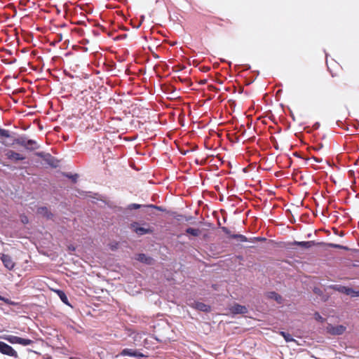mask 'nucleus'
Here are the masks:
<instances>
[{
    "label": "nucleus",
    "mask_w": 359,
    "mask_h": 359,
    "mask_svg": "<svg viewBox=\"0 0 359 359\" xmlns=\"http://www.w3.org/2000/svg\"><path fill=\"white\" fill-rule=\"evenodd\" d=\"M34 155L41 158L48 165L53 168L58 166V161L49 153L43 151L35 152Z\"/></svg>",
    "instance_id": "obj_1"
},
{
    "label": "nucleus",
    "mask_w": 359,
    "mask_h": 359,
    "mask_svg": "<svg viewBox=\"0 0 359 359\" xmlns=\"http://www.w3.org/2000/svg\"><path fill=\"white\" fill-rule=\"evenodd\" d=\"M0 353L15 358H18V353L10 345L1 341H0Z\"/></svg>",
    "instance_id": "obj_2"
},
{
    "label": "nucleus",
    "mask_w": 359,
    "mask_h": 359,
    "mask_svg": "<svg viewBox=\"0 0 359 359\" xmlns=\"http://www.w3.org/2000/svg\"><path fill=\"white\" fill-rule=\"evenodd\" d=\"M130 228L139 236H142L147 233H151L153 229L150 227H141L139 226V223L134 222L130 224Z\"/></svg>",
    "instance_id": "obj_3"
},
{
    "label": "nucleus",
    "mask_w": 359,
    "mask_h": 359,
    "mask_svg": "<svg viewBox=\"0 0 359 359\" xmlns=\"http://www.w3.org/2000/svg\"><path fill=\"white\" fill-rule=\"evenodd\" d=\"M324 242H316L315 241H294L291 243V245H297L304 248H310L313 246H323L325 245Z\"/></svg>",
    "instance_id": "obj_4"
},
{
    "label": "nucleus",
    "mask_w": 359,
    "mask_h": 359,
    "mask_svg": "<svg viewBox=\"0 0 359 359\" xmlns=\"http://www.w3.org/2000/svg\"><path fill=\"white\" fill-rule=\"evenodd\" d=\"M0 259L8 270L11 271L15 268V263L9 255L0 253Z\"/></svg>",
    "instance_id": "obj_5"
},
{
    "label": "nucleus",
    "mask_w": 359,
    "mask_h": 359,
    "mask_svg": "<svg viewBox=\"0 0 359 359\" xmlns=\"http://www.w3.org/2000/svg\"><path fill=\"white\" fill-rule=\"evenodd\" d=\"M346 327L342 325H332L327 327V332L332 335H341L346 331Z\"/></svg>",
    "instance_id": "obj_6"
},
{
    "label": "nucleus",
    "mask_w": 359,
    "mask_h": 359,
    "mask_svg": "<svg viewBox=\"0 0 359 359\" xmlns=\"http://www.w3.org/2000/svg\"><path fill=\"white\" fill-rule=\"evenodd\" d=\"M120 355L121 356H131V357H136L138 358H142L147 357L146 355L139 352L137 350L130 349V348H124L123 349Z\"/></svg>",
    "instance_id": "obj_7"
},
{
    "label": "nucleus",
    "mask_w": 359,
    "mask_h": 359,
    "mask_svg": "<svg viewBox=\"0 0 359 359\" xmlns=\"http://www.w3.org/2000/svg\"><path fill=\"white\" fill-rule=\"evenodd\" d=\"M222 231L226 234L229 238L237 239L241 242H249V238L242 234L231 233L227 227H222Z\"/></svg>",
    "instance_id": "obj_8"
},
{
    "label": "nucleus",
    "mask_w": 359,
    "mask_h": 359,
    "mask_svg": "<svg viewBox=\"0 0 359 359\" xmlns=\"http://www.w3.org/2000/svg\"><path fill=\"white\" fill-rule=\"evenodd\" d=\"M135 259L137 261L147 265H152L154 264V259L144 253L137 254Z\"/></svg>",
    "instance_id": "obj_9"
},
{
    "label": "nucleus",
    "mask_w": 359,
    "mask_h": 359,
    "mask_svg": "<svg viewBox=\"0 0 359 359\" xmlns=\"http://www.w3.org/2000/svg\"><path fill=\"white\" fill-rule=\"evenodd\" d=\"M6 158L12 161L18 162L25 159V157L13 150H8L5 154Z\"/></svg>",
    "instance_id": "obj_10"
},
{
    "label": "nucleus",
    "mask_w": 359,
    "mask_h": 359,
    "mask_svg": "<svg viewBox=\"0 0 359 359\" xmlns=\"http://www.w3.org/2000/svg\"><path fill=\"white\" fill-rule=\"evenodd\" d=\"M231 311L233 314H245V313H248V309L245 306H242L238 304H235L231 308Z\"/></svg>",
    "instance_id": "obj_11"
},
{
    "label": "nucleus",
    "mask_w": 359,
    "mask_h": 359,
    "mask_svg": "<svg viewBox=\"0 0 359 359\" xmlns=\"http://www.w3.org/2000/svg\"><path fill=\"white\" fill-rule=\"evenodd\" d=\"M37 213L48 219H50L53 217V214L46 206L39 208L37 210Z\"/></svg>",
    "instance_id": "obj_12"
},
{
    "label": "nucleus",
    "mask_w": 359,
    "mask_h": 359,
    "mask_svg": "<svg viewBox=\"0 0 359 359\" xmlns=\"http://www.w3.org/2000/svg\"><path fill=\"white\" fill-rule=\"evenodd\" d=\"M29 139L25 135H20L16 138H14L11 145L18 144L25 148L27 147V141Z\"/></svg>",
    "instance_id": "obj_13"
},
{
    "label": "nucleus",
    "mask_w": 359,
    "mask_h": 359,
    "mask_svg": "<svg viewBox=\"0 0 359 359\" xmlns=\"http://www.w3.org/2000/svg\"><path fill=\"white\" fill-rule=\"evenodd\" d=\"M340 291L351 297H359V290H355L351 287L343 286Z\"/></svg>",
    "instance_id": "obj_14"
},
{
    "label": "nucleus",
    "mask_w": 359,
    "mask_h": 359,
    "mask_svg": "<svg viewBox=\"0 0 359 359\" xmlns=\"http://www.w3.org/2000/svg\"><path fill=\"white\" fill-rule=\"evenodd\" d=\"M195 308L198 311L206 312V313L210 312L211 310L210 306L205 304L203 302H198L195 303Z\"/></svg>",
    "instance_id": "obj_15"
},
{
    "label": "nucleus",
    "mask_w": 359,
    "mask_h": 359,
    "mask_svg": "<svg viewBox=\"0 0 359 359\" xmlns=\"http://www.w3.org/2000/svg\"><path fill=\"white\" fill-rule=\"evenodd\" d=\"M1 339L8 341L9 343L12 344H19L20 338L19 337L14 336V335H3L1 337Z\"/></svg>",
    "instance_id": "obj_16"
},
{
    "label": "nucleus",
    "mask_w": 359,
    "mask_h": 359,
    "mask_svg": "<svg viewBox=\"0 0 359 359\" xmlns=\"http://www.w3.org/2000/svg\"><path fill=\"white\" fill-rule=\"evenodd\" d=\"M40 147L39 144L34 140H28L27 141V147H25V149L29 151H34Z\"/></svg>",
    "instance_id": "obj_17"
},
{
    "label": "nucleus",
    "mask_w": 359,
    "mask_h": 359,
    "mask_svg": "<svg viewBox=\"0 0 359 359\" xmlns=\"http://www.w3.org/2000/svg\"><path fill=\"white\" fill-rule=\"evenodd\" d=\"M267 297L275 300L278 304L282 303V301H283V297H281V295H280L278 293H277L274 291L269 292L267 293Z\"/></svg>",
    "instance_id": "obj_18"
},
{
    "label": "nucleus",
    "mask_w": 359,
    "mask_h": 359,
    "mask_svg": "<svg viewBox=\"0 0 359 359\" xmlns=\"http://www.w3.org/2000/svg\"><path fill=\"white\" fill-rule=\"evenodd\" d=\"M56 292H57L58 297H60V299H61V301L64 304H65L66 305H69V306L70 305L69 303V301H68V298L64 291L57 290L56 291Z\"/></svg>",
    "instance_id": "obj_19"
},
{
    "label": "nucleus",
    "mask_w": 359,
    "mask_h": 359,
    "mask_svg": "<svg viewBox=\"0 0 359 359\" xmlns=\"http://www.w3.org/2000/svg\"><path fill=\"white\" fill-rule=\"evenodd\" d=\"M186 233L193 236L197 237L201 234V230L198 229H194L189 227L186 229Z\"/></svg>",
    "instance_id": "obj_20"
},
{
    "label": "nucleus",
    "mask_w": 359,
    "mask_h": 359,
    "mask_svg": "<svg viewBox=\"0 0 359 359\" xmlns=\"http://www.w3.org/2000/svg\"><path fill=\"white\" fill-rule=\"evenodd\" d=\"M280 334L284 338L286 342L295 341V339L287 332L281 331Z\"/></svg>",
    "instance_id": "obj_21"
},
{
    "label": "nucleus",
    "mask_w": 359,
    "mask_h": 359,
    "mask_svg": "<svg viewBox=\"0 0 359 359\" xmlns=\"http://www.w3.org/2000/svg\"><path fill=\"white\" fill-rule=\"evenodd\" d=\"M34 342V341L29 339H24V338H20L19 344H21L22 346H28L33 344Z\"/></svg>",
    "instance_id": "obj_22"
},
{
    "label": "nucleus",
    "mask_w": 359,
    "mask_h": 359,
    "mask_svg": "<svg viewBox=\"0 0 359 359\" xmlns=\"http://www.w3.org/2000/svg\"><path fill=\"white\" fill-rule=\"evenodd\" d=\"M11 137V136L9 130L0 128V137L9 138Z\"/></svg>",
    "instance_id": "obj_23"
},
{
    "label": "nucleus",
    "mask_w": 359,
    "mask_h": 359,
    "mask_svg": "<svg viewBox=\"0 0 359 359\" xmlns=\"http://www.w3.org/2000/svg\"><path fill=\"white\" fill-rule=\"evenodd\" d=\"M144 208L156 209L161 212H164L165 210L162 206H158L156 205L150 204V205H144Z\"/></svg>",
    "instance_id": "obj_24"
},
{
    "label": "nucleus",
    "mask_w": 359,
    "mask_h": 359,
    "mask_svg": "<svg viewBox=\"0 0 359 359\" xmlns=\"http://www.w3.org/2000/svg\"><path fill=\"white\" fill-rule=\"evenodd\" d=\"M64 175L66 177L71 179L73 182H76L79 177V175L77 174L72 175L71 173H64Z\"/></svg>",
    "instance_id": "obj_25"
},
{
    "label": "nucleus",
    "mask_w": 359,
    "mask_h": 359,
    "mask_svg": "<svg viewBox=\"0 0 359 359\" xmlns=\"http://www.w3.org/2000/svg\"><path fill=\"white\" fill-rule=\"evenodd\" d=\"M185 222L190 223L191 224H196V218L191 215L187 216L185 215L184 219Z\"/></svg>",
    "instance_id": "obj_26"
},
{
    "label": "nucleus",
    "mask_w": 359,
    "mask_h": 359,
    "mask_svg": "<svg viewBox=\"0 0 359 359\" xmlns=\"http://www.w3.org/2000/svg\"><path fill=\"white\" fill-rule=\"evenodd\" d=\"M266 241V238H264V237H252V238H249V242L250 243H255L256 241H260V242H263V241Z\"/></svg>",
    "instance_id": "obj_27"
},
{
    "label": "nucleus",
    "mask_w": 359,
    "mask_h": 359,
    "mask_svg": "<svg viewBox=\"0 0 359 359\" xmlns=\"http://www.w3.org/2000/svg\"><path fill=\"white\" fill-rule=\"evenodd\" d=\"M144 205H140V204H137V203H131V204H129L128 205L127 209L130 210H133V209H139V208H140L142 207H144Z\"/></svg>",
    "instance_id": "obj_28"
},
{
    "label": "nucleus",
    "mask_w": 359,
    "mask_h": 359,
    "mask_svg": "<svg viewBox=\"0 0 359 359\" xmlns=\"http://www.w3.org/2000/svg\"><path fill=\"white\" fill-rule=\"evenodd\" d=\"M329 247L332 248H337V249H344L347 250L348 248L344 245H341L339 244H334V243H328L327 244Z\"/></svg>",
    "instance_id": "obj_29"
},
{
    "label": "nucleus",
    "mask_w": 359,
    "mask_h": 359,
    "mask_svg": "<svg viewBox=\"0 0 359 359\" xmlns=\"http://www.w3.org/2000/svg\"><path fill=\"white\" fill-rule=\"evenodd\" d=\"M0 300L5 302L6 304H7L8 305H14L15 304L14 302H11L8 298L2 297L1 295H0Z\"/></svg>",
    "instance_id": "obj_30"
},
{
    "label": "nucleus",
    "mask_w": 359,
    "mask_h": 359,
    "mask_svg": "<svg viewBox=\"0 0 359 359\" xmlns=\"http://www.w3.org/2000/svg\"><path fill=\"white\" fill-rule=\"evenodd\" d=\"M126 37H127V34H120V35H118L117 36H116V37L114 38V40H115V41L123 40V39H125Z\"/></svg>",
    "instance_id": "obj_31"
},
{
    "label": "nucleus",
    "mask_w": 359,
    "mask_h": 359,
    "mask_svg": "<svg viewBox=\"0 0 359 359\" xmlns=\"http://www.w3.org/2000/svg\"><path fill=\"white\" fill-rule=\"evenodd\" d=\"M184 217L185 215H181V214H178L175 217V219L178 221V222H180V221H182L184 219Z\"/></svg>",
    "instance_id": "obj_32"
},
{
    "label": "nucleus",
    "mask_w": 359,
    "mask_h": 359,
    "mask_svg": "<svg viewBox=\"0 0 359 359\" xmlns=\"http://www.w3.org/2000/svg\"><path fill=\"white\" fill-rule=\"evenodd\" d=\"M314 316H315L316 320L320 321V322H323L324 318L318 313H315Z\"/></svg>",
    "instance_id": "obj_33"
},
{
    "label": "nucleus",
    "mask_w": 359,
    "mask_h": 359,
    "mask_svg": "<svg viewBox=\"0 0 359 359\" xmlns=\"http://www.w3.org/2000/svg\"><path fill=\"white\" fill-rule=\"evenodd\" d=\"M312 159L316 162V163H320L322 162L323 159L322 158H316V157H312Z\"/></svg>",
    "instance_id": "obj_34"
},
{
    "label": "nucleus",
    "mask_w": 359,
    "mask_h": 359,
    "mask_svg": "<svg viewBox=\"0 0 359 359\" xmlns=\"http://www.w3.org/2000/svg\"><path fill=\"white\" fill-rule=\"evenodd\" d=\"M142 18V19H141V22H140V23L137 26V28L140 27V26L141 25L142 21V20H144V16H142V18Z\"/></svg>",
    "instance_id": "obj_35"
},
{
    "label": "nucleus",
    "mask_w": 359,
    "mask_h": 359,
    "mask_svg": "<svg viewBox=\"0 0 359 359\" xmlns=\"http://www.w3.org/2000/svg\"><path fill=\"white\" fill-rule=\"evenodd\" d=\"M311 236H312V233H308V234L306 235V237L307 238H311Z\"/></svg>",
    "instance_id": "obj_36"
},
{
    "label": "nucleus",
    "mask_w": 359,
    "mask_h": 359,
    "mask_svg": "<svg viewBox=\"0 0 359 359\" xmlns=\"http://www.w3.org/2000/svg\"><path fill=\"white\" fill-rule=\"evenodd\" d=\"M23 223H27L28 222V219L27 217L25 218V219L22 220Z\"/></svg>",
    "instance_id": "obj_37"
},
{
    "label": "nucleus",
    "mask_w": 359,
    "mask_h": 359,
    "mask_svg": "<svg viewBox=\"0 0 359 359\" xmlns=\"http://www.w3.org/2000/svg\"><path fill=\"white\" fill-rule=\"evenodd\" d=\"M322 147H323V144H320V145L318 146V147H317L316 149V150H319V149H320Z\"/></svg>",
    "instance_id": "obj_38"
},
{
    "label": "nucleus",
    "mask_w": 359,
    "mask_h": 359,
    "mask_svg": "<svg viewBox=\"0 0 359 359\" xmlns=\"http://www.w3.org/2000/svg\"><path fill=\"white\" fill-rule=\"evenodd\" d=\"M294 155L295 156H297V157H299V158H301V156H300L297 153H294Z\"/></svg>",
    "instance_id": "obj_39"
},
{
    "label": "nucleus",
    "mask_w": 359,
    "mask_h": 359,
    "mask_svg": "<svg viewBox=\"0 0 359 359\" xmlns=\"http://www.w3.org/2000/svg\"><path fill=\"white\" fill-rule=\"evenodd\" d=\"M218 226L222 229V226H221V222H219V220H218Z\"/></svg>",
    "instance_id": "obj_40"
},
{
    "label": "nucleus",
    "mask_w": 359,
    "mask_h": 359,
    "mask_svg": "<svg viewBox=\"0 0 359 359\" xmlns=\"http://www.w3.org/2000/svg\"><path fill=\"white\" fill-rule=\"evenodd\" d=\"M274 147H275L276 149H278V145H275Z\"/></svg>",
    "instance_id": "obj_41"
},
{
    "label": "nucleus",
    "mask_w": 359,
    "mask_h": 359,
    "mask_svg": "<svg viewBox=\"0 0 359 359\" xmlns=\"http://www.w3.org/2000/svg\"><path fill=\"white\" fill-rule=\"evenodd\" d=\"M58 39H60V40H62V36L60 35V36H58Z\"/></svg>",
    "instance_id": "obj_42"
},
{
    "label": "nucleus",
    "mask_w": 359,
    "mask_h": 359,
    "mask_svg": "<svg viewBox=\"0 0 359 359\" xmlns=\"http://www.w3.org/2000/svg\"><path fill=\"white\" fill-rule=\"evenodd\" d=\"M58 39H60V40H62V36L60 35V36H58Z\"/></svg>",
    "instance_id": "obj_43"
},
{
    "label": "nucleus",
    "mask_w": 359,
    "mask_h": 359,
    "mask_svg": "<svg viewBox=\"0 0 359 359\" xmlns=\"http://www.w3.org/2000/svg\"><path fill=\"white\" fill-rule=\"evenodd\" d=\"M310 160H311V158H306V161H310Z\"/></svg>",
    "instance_id": "obj_44"
},
{
    "label": "nucleus",
    "mask_w": 359,
    "mask_h": 359,
    "mask_svg": "<svg viewBox=\"0 0 359 359\" xmlns=\"http://www.w3.org/2000/svg\"><path fill=\"white\" fill-rule=\"evenodd\" d=\"M292 118L294 120V116L293 115L292 116Z\"/></svg>",
    "instance_id": "obj_45"
}]
</instances>
